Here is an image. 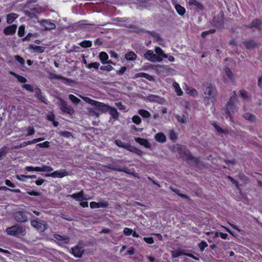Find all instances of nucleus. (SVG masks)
Listing matches in <instances>:
<instances>
[{
    "instance_id": "1",
    "label": "nucleus",
    "mask_w": 262,
    "mask_h": 262,
    "mask_svg": "<svg viewBox=\"0 0 262 262\" xmlns=\"http://www.w3.org/2000/svg\"><path fill=\"white\" fill-rule=\"evenodd\" d=\"M177 151L181 158L186 160L188 164L194 165L199 164L200 158L193 157L185 146L177 145Z\"/></svg>"
},
{
    "instance_id": "2",
    "label": "nucleus",
    "mask_w": 262,
    "mask_h": 262,
    "mask_svg": "<svg viewBox=\"0 0 262 262\" xmlns=\"http://www.w3.org/2000/svg\"><path fill=\"white\" fill-rule=\"evenodd\" d=\"M203 96L206 101H211L214 102L215 101L217 91L216 88L209 82L203 84Z\"/></svg>"
},
{
    "instance_id": "3",
    "label": "nucleus",
    "mask_w": 262,
    "mask_h": 262,
    "mask_svg": "<svg viewBox=\"0 0 262 262\" xmlns=\"http://www.w3.org/2000/svg\"><path fill=\"white\" fill-rule=\"evenodd\" d=\"M237 99L235 91L232 92L230 96V98L227 103L225 112L226 114V118H229L231 121L232 120V116L231 113H234L237 111V108L234 104V101Z\"/></svg>"
},
{
    "instance_id": "4",
    "label": "nucleus",
    "mask_w": 262,
    "mask_h": 262,
    "mask_svg": "<svg viewBox=\"0 0 262 262\" xmlns=\"http://www.w3.org/2000/svg\"><path fill=\"white\" fill-rule=\"evenodd\" d=\"M6 232L8 234L15 236H24L26 234L25 226L17 224L7 228Z\"/></svg>"
},
{
    "instance_id": "5",
    "label": "nucleus",
    "mask_w": 262,
    "mask_h": 262,
    "mask_svg": "<svg viewBox=\"0 0 262 262\" xmlns=\"http://www.w3.org/2000/svg\"><path fill=\"white\" fill-rule=\"evenodd\" d=\"M84 100L91 105L95 106L101 113H105L108 111L110 106L107 104L91 99L89 97H85Z\"/></svg>"
},
{
    "instance_id": "6",
    "label": "nucleus",
    "mask_w": 262,
    "mask_h": 262,
    "mask_svg": "<svg viewBox=\"0 0 262 262\" xmlns=\"http://www.w3.org/2000/svg\"><path fill=\"white\" fill-rule=\"evenodd\" d=\"M58 106L60 110L63 113H66L70 115L74 113V110L73 107L70 105H68L67 102L62 99H59Z\"/></svg>"
},
{
    "instance_id": "7",
    "label": "nucleus",
    "mask_w": 262,
    "mask_h": 262,
    "mask_svg": "<svg viewBox=\"0 0 262 262\" xmlns=\"http://www.w3.org/2000/svg\"><path fill=\"white\" fill-rule=\"evenodd\" d=\"M144 57L146 59L152 62L156 61L161 62L162 61V58L154 54V51L151 50H148L146 51L144 54Z\"/></svg>"
},
{
    "instance_id": "8",
    "label": "nucleus",
    "mask_w": 262,
    "mask_h": 262,
    "mask_svg": "<svg viewBox=\"0 0 262 262\" xmlns=\"http://www.w3.org/2000/svg\"><path fill=\"white\" fill-rule=\"evenodd\" d=\"M70 175V173L66 169L55 170L51 173L46 174V177H51L53 178H62Z\"/></svg>"
},
{
    "instance_id": "9",
    "label": "nucleus",
    "mask_w": 262,
    "mask_h": 262,
    "mask_svg": "<svg viewBox=\"0 0 262 262\" xmlns=\"http://www.w3.org/2000/svg\"><path fill=\"white\" fill-rule=\"evenodd\" d=\"M49 78L50 79L63 80H64V83L66 84L70 85L71 84L74 83V81L71 79L65 77L61 75H58L51 72L49 73Z\"/></svg>"
},
{
    "instance_id": "10",
    "label": "nucleus",
    "mask_w": 262,
    "mask_h": 262,
    "mask_svg": "<svg viewBox=\"0 0 262 262\" xmlns=\"http://www.w3.org/2000/svg\"><path fill=\"white\" fill-rule=\"evenodd\" d=\"M211 24L215 27L223 28L224 25L223 15L218 14L214 16L212 19Z\"/></svg>"
},
{
    "instance_id": "11",
    "label": "nucleus",
    "mask_w": 262,
    "mask_h": 262,
    "mask_svg": "<svg viewBox=\"0 0 262 262\" xmlns=\"http://www.w3.org/2000/svg\"><path fill=\"white\" fill-rule=\"evenodd\" d=\"M39 24L41 27H43L45 31L52 30L56 28L55 24L48 19L42 20L40 21Z\"/></svg>"
},
{
    "instance_id": "12",
    "label": "nucleus",
    "mask_w": 262,
    "mask_h": 262,
    "mask_svg": "<svg viewBox=\"0 0 262 262\" xmlns=\"http://www.w3.org/2000/svg\"><path fill=\"white\" fill-rule=\"evenodd\" d=\"M105 168L113 170L114 171H119V172H124L127 173H129V171H128V169L125 167H120L119 166L117 165H115L114 164H109L107 165H106L104 166Z\"/></svg>"
},
{
    "instance_id": "13",
    "label": "nucleus",
    "mask_w": 262,
    "mask_h": 262,
    "mask_svg": "<svg viewBox=\"0 0 262 262\" xmlns=\"http://www.w3.org/2000/svg\"><path fill=\"white\" fill-rule=\"evenodd\" d=\"M14 217L15 221L19 223H25L27 221V216L24 212L18 211L14 214Z\"/></svg>"
},
{
    "instance_id": "14",
    "label": "nucleus",
    "mask_w": 262,
    "mask_h": 262,
    "mask_svg": "<svg viewBox=\"0 0 262 262\" xmlns=\"http://www.w3.org/2000/svg\"><path fill=\"white\" fill-rule=\"evenodd\" d=\"M42 222L36 217L31 220V225L39 230L43 231L45 230V225L43 224Z\"/></svg>"
},
{
    "instance_id": "15",
    "label": "nucleus",
    "mask_w": 262,
    "mask_h": 262,
    "mask_svg": "<svg viewBox=\"0 0 262 262\" xmlns=\"http://www.w3.org/2000/svg\"><path fill=\"white\" fill-rule=\"evenodd\" d=\"M72 253L75 257L80 258L82 257L84 250L82 247L76 245L72 248Z\"/></svg>"
},
{
    "instance_id": "16",
    "label": "nucleus",
    "mask_w": 262,
    "mask_h": 262,
    "mask_svg": "<svg viewBox=\"0 0 262 262\" xmlns=\"http://www.w3.org/2000/svg\"><path fill=\"white\" fill-rule=\"evenodd\" d=\"M124 148L139 156H141L143 154L141 150L131 145L129 143H125Z\"/></svg>"
},
{
    "instance_id": "17",
    "label": "nucleus",
    "mask_w": 262,
    "mask_h": 262,
    "mask_svg": "<svg viewBox=\"0 0 262 262\" xmlns=\"http://www.w3.org/2000/svg\"><path fill=\"white\" fill-rule=\"evenodd\" d=\"M16 29L17 26L13 24L5 27L3 30V32L6 35H13L15 33Z\"/></svg>"
},
{
    "instance_id": "18",
    "label": "nucleus",
    "mask_w": 262,
    "mask_h": 262,
    "mask_svg": "<svg viewBox=\"0 0 262 262\" xmlns=\"http://www.w3.org/2000/svg\"><path fill=\"white\" fill-rule=\"evenodd\" d=\"M54 238L63 244H68L70 242V238L66 235H61L58 234L54 235Z\"/></svg>"
},
{
    "instance_id": "19",
    "label": "nucleus",
    "mask_w": 262,
    "mask_h": 262,
    "mask_svg": "<svg viewBox=\"0 0 262 262\" xmlns=\"http://www.w3.org/2000/svg\"><path fill=\"white\" fill-rule=\"evenodd\" d=\"M99 59L103 64L105 63H113V62L111 60H107L108 56L107 54L105 52H101L99 53Z\"/></svg>"
},
{
    "instance_id": "20",
    "label": "nucleus",
    "mask_w": 262,
    "mask_h": 262,
    "mask_svg": "<svg viewBox=\"0 0 262 262\" xmlns=\"http://www.w3.org/2000/svg\"><path fill=\"white\" fill-rule=\"evenodd\" d=\"M147 34L151 36L154 38L156 41L159 43V45H162L161 42L163 41V38L161 37L159 34L156 33L155 31H147L146 32Z\"/></svg>"
},
{
    "instance_id": "21",
    "label": "nucleus",
    "mask_w": 262,
    "mask_h": 262,
    "mask_svg": "<svg viewBox=\"0 0 262 262\" xmlns=\"http://www.w3.org/2000/svg\"><path fill=\"white\" fill-rule=\"evenodd\" d=\"M135 140L140 145L144 146L146 148H149L150 147V143L147 139H143L140 137L135 138Z\"/></svg>"
},
{
    "instance_id": "22",
    "label": "nucleus",
    "mask_w": 262,
    "mask_h": 262,
    "mask_svg": "<svg viewBox=\"0 0 262 262\" xmlns=\"http://www.w3.org/2000/svg\"><path fill=\"white\" fill-rule=\"evenodd\" d=\"M69 196L76 200L81 201L82 200H83L84 192L83 190H81L78 193H73L69 195Z\"/></svg>"
},
{
    "instance_id": "23",
    "label": "nucleus",
    "mask_w": 262,
    "mask_h": 262,
    "mask_svg": "<svg viewBox=\"0 0 262 262\" xmlns=\"http://www.w3.org/2000/svg\"><path fill=\"white\" fill-rule=\"evenodd\" d=\"M137 55L133 51H130L125 54V58L128 61H135Z\"/></svg>"
},
{
    "instance_id": "24",
    "label": "nucleus",
    "mask_w": 262,
    "mask_h": 262,
    "mask_svg": "<svg viewBox=\"0 0 262 262\" xmlns=\"http://www.w3.org/2000/svg\"><path fill=\"white\" fill-rule=\"evenodd\" d=\"M155 140L160 143H164L166 141V138L164 133L160 132L155 135Z\"/></svg>"
},
{
    "instance_id": "25",
    "label": "nucleus",
    "mask_w": 262,
    "mask_h": 262,
    "mask_svg": "<svg viewBox=\"0 0 262 262\" xmlns=\"http://www.w3.org/2000/svg\"><path fill=\"white\" fill-rule=\"evenodd\" d=\"M108 112L113 119H117L118 118L119 114L115 107L110 106Z\"/></svg>"
},
{
    "instance_id": "26",
    "label": "nucleus",
    "mask_w": 262,
    "mask_h": 262,
    "mask_svg": "<svg viewBox=\"0 0 262 262\" xmlns=\"http://www.w3.org/2000/svg\"><path fill=\"white\" fill-rule=\"evenodd\" d=\"M135 77H143L148 80L149 81H152L154 80L153 76L146 73L140 72L135 74Z\"/></svg>"
},
{
    "instance_id": "27",
    "label": "nucleus",
    "mask_w": 262,
    "mask_h": 262,
    "mask_svg": "<svg viewBox=\"0 0 262 262\" xmlns=\"http://www.w3.org/2000/svg\"><path fill=\"white\" fill-rule=\"evenodd\" d=\"M9 73L15 77L21 83H25L27 81V79L25 77L19 75L13 71H10Z\"/></svg>"
},
{
    "instance_id": "28",
    "label": "nucleus",
    "mask_w": 262,
    "mask_h": 262,
    "mask_svg": "<svg viewBox=\"0 0 262 262\" xmlns=\"http://www.w3.org/2000/svg\"><path fill=\"white\" fill-rule=\"evenodd\" d=\"M243 44L245 46V47L248 49H251L252 48H254L256 46V43L252 39L245 41H244Z\"/></svg>"
},
{
    "instance_id": "29",
    "label": "nucleus",
    "mask_w": 262,
    "mask_h": 262,
    "mask_svg": "<svg viewBox=\"0 0 262 262\" xmlns=\"http://www.w3.org/2000/svg\"><path fill=\"white\" fill-rule=\"evenodd\" d=\"M30 49L34 50L35 53H42L45 52V48L42 46H38L34 45H31L29 46Z\"/></svg>"
},
{
    "instance_id": "30",
    "label": "nucleus",
    "mask_w": 262,
    "mask_h": 262,
    "mask_svg": "<svg viewBox=\"0 0 262 262\" xmlns=\"http://www.w3.org/2000/svg\"><path fill=\"white\" fill-rule=\"evenodd\" d=\"M170 189L182 198L186 199L188 201H190V198L187 195L181 193L180 190L177 188H172L171 187H170Z\"/></svg>"
},
{
    "instance_id": "31",
    "label": "nucleus",
    "mask_w": 262,
    "mask_h": 262,
    "mask_svg": "<svg viewBox=\"0 0 262 262\" xmlns=\"http://www.w3.org/2000/svg\"><path fill=\"white\" fill-rule=\"evenodd\" d=\"M188 4L190 6H195L196 8L200 10H202L204 9L203 5L196 0H189Z\"/></svg>"
},
{
    "instance_id": "32",
    "label": "nucleus",
    "mask_w": 262,
    "mask_h": 262,
    "mask_svg": "<svg viewBox=\"0 0 262 262\" xmlns=\"http://www.w3.org/2000/svg\"><path fill=\"white\" fill-rule=\"evenodd\" d=\"M18 17V15L14 13H11L7 15V22L8 24L12 23Z\"/></svg>"
},
{
    "instance_id": "33",
    "label": "nucleus",
    "mask_w": 262,
    "mask_h": 262,
    "mask_svg": "<svg viewBox=\"0 0 262 262\" xmlns=\"http://www.w3.org/2000/svg\"><path fill=\"white\" fill-rule=\"evenodd\" d=\"M175 8L177 13L181 16H183L186 12L185 8L181 6L180 4H176Z\"/></svg>"
},
{
    "instance_id": "34",
    "label": "nucleus",
    "mask_w": 262,
    "mask_h": 262,
    "mask_svg": "<svg viewBox=\"0 0 262 262\" xmlns=\"http://www.w3.org/2000/svg\"><path fill=\"white\" fill-rule=\"evenodd\" d=\"M138 114L144 118H148L151 116L150 113L146 110L140 109L138 111Z\"/></svg>"
},
{
    "instance_id": "35",
    "label": "nucleus",
    "mask_w": 262,
    "mask_h": 262,
    "mask_svg": "<svg viewBox=\"0 0 262 262\" xmlns=\"http://www.w3.org/2000/svg\"><path fill=\"white\" fill-rule=\"evenodd\" d=\"M155 51L156 54L159 55L158 56L161 57H162L163 58L168 57V55L163 52V51L160 47H156L155 48Z\"/></svg>"
},
{
    "instance_id": "36",
    "label": "nucleus",
    "mask_w": 262,
    "mask_h": 262,
    "mask_svg": "<svg viewBox=\"0 0 262 262\" xmlns=\"http://www.w3.org/2000/svg\"><path fill=\"white\" fill-rule=\"evenodd\" d=\"M243 117L245 119H246L247 120H249L251 122H254L255 120V116L254 115L251 114V113H245L243 115Z\"/></svg>"
},
{
    "instance_id": "37",
    "label": "nucleus",
    "mask_w": 262,
    "mask_h": 262,
    "mask_svg": "<svg viewBox=\"0 0 262 262\" xmlns=\"http://www.w3.org/2000/svg\"><path fill=\"white\" fill-rule=\"evenodd\" d=\"M79 45L82 48H90L92 46V42L90 40H83L81 41Z\"/></svg>"
},
{
    "instance_id": "38",
    "label": "nucleus",
    "mask_w": 262,
    "mask_h": 262,
    "mask_svg": "<svg viewBox=\"0 0 262 262\" xmlns=\"http://www.w3.org/2000/svg\"><path fill=\"white\" fill-rule=\"evenodd\" d=\"M185 252H183L182 251L180 250H176L174 251H172V256L173 258H178L182 255H185Z\"/></svg>"
},
{
    "instance_id": "39",
    "label": "nucleus",
    "mask_w": 262,
    "mask_h": 262,
    "mask_svg": "<svg viewBox=\"0 0 262 262\" xmlns=\"http://www.w3.org/2000/svg\"><path fill=\"white\" fill-rule=\"evenodd\" d=\"M100 66V63L98 62H92L91 63H89L86 66V68L88 69H91L92 68L95 69H98L99 67Z\"/></svg>"
},
{
    "instance_id": "40",
    "label": "nucleus",
    "mask_w": 262,
    "mask_h": 262,
    "mask_svg": "<svg viewBox=\"0 0 262 262\" xmlns=\"http://www.w3.org/2000/svg\"><path fill=\"white\" fill-rule=\"evenodd\" d=\"M60 136L65 137L66 138H69L70 137H73V135L72 133L68 131H61L59 133Z\"/></svg>"
},
{
    "instance_id": "41",
    "label": "nucleus",
    "mask_w": 262,
    "mask_h": 262,
    "mask_svg": "<svg viewBox=\"0 0 262 262\" xmlns=\"http://www.w3.org/2000/svg\"><path fill=\"white\" fill-rule=\"evenodd\" d=\"M69 99L75 104H78L80 102V100L76 96L73 94H70L69 95Z\"/></svg>"
},
{
    "instance_id": "42",
    "label": "nucleus",
    "mask_w": 262,
    "mask_h": 262,
    "mask_svg": "<svg viewBox=\"0 0 262 262\" xmlns=\"http://www.w3.org/2000/svg\"><path fill=\"white\" fill-rule=\"evenodd\" d=\"M208 247V244L205 241H202L198 244V247L199 248L201 251L203 252L204 249Z\"/></svg>"
},
{
    "instance_id": "43",
    "label": "nucleus",
    "mask_w": 262,
    "mask_h": 262,
    "mask_svg": "<svg viewBox=\"0 0 262 262\" xmlns=\"http://www.w3.org/2000/svg\"><path fill=\"white\" fill-rule=\"evenodd\" d=\"M174 86L175 88V91L177 94L178 96H182L183 94V92L181 90V88L180 87L179 84L178 83L175 82Z\"/></svg>"
},
{
    "instance_id": "44",
    "label": "nucleus",
    "mask_w": 262,
    "mask_h": 262,
    "mask_svg": "<svg viewBox=\"0 0 262 262\" xmlns=\"http://www.w3.org/2000/svg\"><path fill=\"white\" fill-rule=\"evenodd\" d=\"M261 24L262 21L258 19H255L252 21V25L254 28H259Z\"/></svg>"
},
{
    "instance_id": "45",
    "label": "nucleus",
    "mask_w": 262,
    "mask_h": 262,
    "mask_svg": "<svg viewBox=\"0 0 262 262\" xmlns=\"http://www.w3.org/2000/svg\"><path fill=\"white\" fill-rule=\"evenodd\" d=\"M225 72L227 76V77L229 78L230 80H231L232 81H233V75L232 72L230 71V70L228 68H225Z\"/></svg>"
},
{
    "instance_id": "46",
    "label": "nucleus",
    "mask_w": 262,
    "mask_h": 262,
    "mask_svg": "<svg viewBox=\"0 0 262 262\" xmlns=\"http://www.w3.org/2000/svg\"><path fill=\"white\" fill-rule=\"evenodd\" d=\"M133 122L136 124L139 125L141 123V119L138 115H134L132 118Z\"/></svg>"
},
{
    "instance_id": "47",
    "label": "nucleus",
    "mask_w": 262,
    "mask_h": 262,
    "mask_svg": "<svg viewBox=\"0 0 262 262\" xmlns=\"http://www.w3.org/2000/svg\"><path fill=\"white\" fill-rule=\"evenodd\" d=\"M98 208H107L108 206V203L107 201L102 200L98 202Z\"/></svg>"
},
{
    "instance_id": "48",
    "label": "nucleus",
    "mask_w": 262,
    "mask_h": 262,
    "mask_svg": "<svg viewBox=\"0 0 262 262\" xmlns=\"http://www.w3.org/2000/svg\"><path fill=\"white\" fill-rule=\"evenodd\" d=\"M50 142L45 141L41 143H38L36 145V146L40 148H48L50 146Z\"/></svg>"
},
{
    "instance_id": "49",
    "label": "nucleus",
    "mask_w": 262,
    "mask_h": 262,
    "mask_svg": "<svg viewBox=\"0 0 262 262\" xmlns=\"http://www.w3.org/2000/svg\"><path fill=\"white\" fill-rule=\"evenodd\" d=\"M25 27L24 25H21L19 26L17 32L18 35L19 37H23L24 36L25 33Z\"/></svg>"
},
{
    "instance_id": "50",
    "label": "nucleus",
    "mask_w": 262,
    "mask_h": 262,
    "mask_svg": "<svg viewBox=\"0 0 262 262\" xmlns=\"http://www.w3.org/2000/svg\"><path fill=\"white\" fill-rule=\"evenodd\" d=\"M100 69L102 71H106L110 72L113 70V67L111 65L108 64L106 66H101Z\"/></svg>"
},
{
    "instance_id": "51",
    "label": "nucleus",
    "mask_w": 262,
    "mask_h": 262,
    "mask_svg": "<svg viewBox=\"0 0 262 262\" xmlns=\"http://www.w3.org/2000/svg\"><path fill=\"white\" fill-rule=\"evenodd\" d=\"M14 59L17 61L20 65L24 66L25 64L24 59L19 55L14 56Z\"/></svg>"
},
{
    "instance_id": "52",
    "label": "nucleus",
    "mask_w": 262,
    "mask_h": 262,
    "mask_svg": "<svg viewBox=\"0 0 262 262\" xmlns=\"http://www.w3.org/2000/svg\"><path fill=\"white\" fill-rule=\"evenodd\" d=\"M22 88L23 89H26L27 91H29L30 92H33V86L30 84H23L22 85Z\"/></svg>"
},
{
    "instance_id": "53",
    "label": "nucleus",
    "mask_w": 262,
    "mask_h": 262,
    "mask_svg": "<svg viewBox=\"0 0 262 262\" xmlns=\"http://www.w3.org/2000/svg\"><path fill=\"white\" fill-rule=\"evenodd\" d=\"M7 153L6 147L4 146L0 149V160H2L3 157L5 156Z\"/></svg>"
},
{
    "instance_id": "54",
    "label": "nucleus",
    "mask_w": 262,
    "mask_h": 262,
    "mask_svg": "<svg viewBox=\"0 0 262 262\" xmlns=\"http://www.w3.org/2000/svg\"><path fill=\"white\" fill-rule=\"evenodd\" d=\"M169 137L170 140L175 141L177 139V135L173 130H171L169 133Z\"/></svg>"
},
{
    "instance_id": "55",
    "label": "nucleus",
    "mask_w": 262,
    "mask_h": 262,
    "mask_svg": "<svg viewBox=\"0 0 262 262\" xmlns=\"http://www.w3.org/2000/svg\"><path fill=\"white\" fill-rule=\"evenodd\" d=\"M0 190H3L4 191L9 190L10 191H12V192H16V193L20 192V190L19 189H11L6 186L1 187Z\"/></svg>"
},
{
    "instance_id": "56",
    "label": "nucleus",
    "mask_w": 262,
    "mask_h": 262,
    "mask_svg": "<svg viewBox=\"0 0 262 262\" xmlns=\"http://www.w3.org/2000/svg\"><path fill=\"white\" fill-rule=\"evenodd\" d=\"M35 134V130L33 126H29L27 128V134L26 136H31Z\"/></svg>"
},
{
    "instance_id": "57",
    "label": "nucleus",
    "mask_w": 262,
    "mask_h": 262,
    "mask_svg": "<svg viewBox=\"0 0 262 262\" xmlns=\"http://www.w3.org/2000/svg\"><path fill=\"white\" fill-rule=\"evenodd\" d=\"M123 234L126 236L130 235L133 232V230L128 227H126L123 229Z\"/></svg>"
},
{
    "instance_id": "58",
    "label": "nucleus",
    "mask_w": 262,
    "mask_h": 262,
    "mask_svg": "<svg viewBox=\"0 0 262 262\" xmlns=\"http://www.w3.org/2000/svg\"><path fill=\"white\" fill-rule=\"evenodd\" d=\"M114 142L118 147L124 148L125 143L122 141L121 140H115Z\"/></svg>"
},
{
    "instance_id": "59",
    "label": "nucleus",
    "mask_w": 262,
    "mask_h": 262,
    "mask_svg": "<svg viewBox=\"0 0 262 262\" xmlns=\"http://www.w3.org/2000/svg\"><path fill=\"white\" fill-rule=\"evenodd\" d=\"M143 240L147 244H152L154 243V238L152 237H144Z\"/></svg>"
},
{
    "instance_id": "60",
    "label": "nucleus",
    "mask_w": 262,
    "mask_h": 262,
    "mask_svg": "<svg viewBox=\"0 0 262 262\" xmlns=\"http://www.w3.org/2000/svg\"><path fill=\"white\" fill-rule=\"evenodd\" d=\"M126 70L127 68L126 67H122L119 70L117 71L116 73L118 75H122L124 73Z\"/></svg>"
},
{
    "instance_id": "61",
    "label": "nucleus",
    "mask_w": 262,
    "mask_h": 262,
    "mask_svg": "<svg viewBox=\"0 0 262 262\" xmlns=\"http://www.w3.org/2000/svg\"><path fill=\"white\" fill-rule=\"evenodd\" d=\"M28 194L31 195H33L35 196H40L41 193L39 192L35 191V190H31L27 192Z\"/></svg>"
},
{
    "instance_id": "62",
    "label": "nucleus",
    "mask_w": 262,
    "mask_h": 262,
    "mask_svg": "<svg viewBox=\"0 0 262 262\" xmlns=\"http://www.w3.org/2000/svg\"><path fill=\"white\" fill-rule=\"evenodd\" d=\"M240 94L241 97L245 100H247L248 98V96L247 93L244 91V90H242L240 91Z\"/></svg>"
},
{
    "instance_id": "63",
    "label": "nucleus",
    "mask_w": 262,
    "mask_h": 262,
    "mask_svg": "<svg viewBox=\"0 0 262 262\" xmlns=\"http://www.w3.org/2000/svg\"><path fill=\"white\" fill-rule=\"evenodd\" d=\"M213 125L214 127L216 129L217 132L219 133H225V131L216 123H213Z\"/></svg>"
},
{
    "instance_id": "64",
    "label": "nucleus",
    "mask_w": 262,
    "mask_h": 262,
    "mask_svg": "<svg viewBox=\"0 0 262 262\" xmlns=\"http://www.w3.org/2000/svg\"><path fill=\"white\" fill-rule=\"evenodd\" d=\"M53 170V169L52 167L47 166V165H43V169L42 172H51Z\"/></svg>"
}]
</instances>
